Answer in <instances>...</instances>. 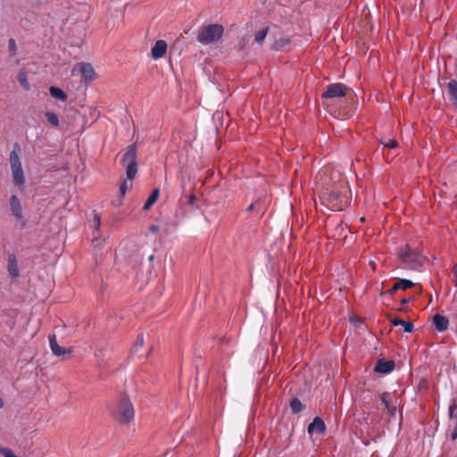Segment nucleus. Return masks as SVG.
<instances>
[{"label":"nucleus","instance_id":"obj_1","mask_svg":"<svg viewBox=\"0 0 457 457\" xmlns=\"http://www.w3.org/2000/svg\"><path fill=\"white\" fill-rule=\"evenodd\" d=\"M350 189L345 179H340L331 187H327L320 196L322 203L332 211L345 209L349 202Z\"/></svg>","mask_w":457,"mask_h":457},{"label":"nucleus","instance_id":"obj_2","mask_svg":"<svg viewBox=\"0 0 457 457\" xmlns=\"http://www.w3.org/2000/svg\"><path fill=\"white\" fill-rule=\"evenodd\" d=\"M21 151V150L20 145L15 143L12 146V150L10 153L9 157L12 180L16 187L23 186L26 181L20 158Z\"/></svg>","mask_w":457,"mask_h":457},{"label":"nucleus","instance_id":"obj_3","mask_svg":"<svg viewBox=\"0 0 457 457\" xmlns=\"http://www.w3.org/2000/svg\"><path fill=\"white\" fill-rule=\"evenodd\" d=\"M224 33V28L220 24L204 25L199 29L197 40L203 45H210L218 42Z\"/></svg>","mask_w":457,"mask_h":457},{"label":"nucleus","instance_id":"obj_4","mask_svg":"<svg viewBox=\"0 0 457 457\" xmlns=\"http://www.w3.org/2000/svg\"><path fill=\"white\" fill-rule=\"evenodd\" d=\"M398 256L405 268L410 270H418L424 262L423 256L408 245L399 250Z\"/></svg>","mask_w":457,"mask_h":457},{"label":"nucleus","instance_id":"obj_5","mask_svg":"<svg viewBox=\"0 0 457 457\" xmlns=\"http://www.w3.org/2000/svg\"><path fill=\"white\" fill-rule=\"evenodd\" d=\"M137 143L129 145L120 161L121 164L126 169L127 179L129 180L134 179L137 173Z\"/></svg>","mask_w":457,"mask_h":457},{"label":"nucleus","instance_id":"obj_6","mask_svg":"<svg viewBox=\"0 0 457 457\" xmlns=\"http://www.w3.org/2000/svg\"><path fill=\"white\" fill-rule=\"evenodd\" d=\"M134 408L129 398L123 397L116 411L113 412L114 418L122 424H127L134 419Z\"/></svg>","mask_w":457,"mask_h":457},{"label":"nucleus","instance_id":"obj_7","mask_svg":"<svg viewBox=\"0 0 457 457\" xmlns=\"http://www.w3.org/2000/svg\"><path fill=\"white\" fill-rule=\"evenodd\" d=\"M348 87L342 83H332L327 87V89L322 93L323 99H333L337 97H343L346 95Z\"/></svg>","mask_w":457,"mask_h":457},{"label":"nucleus","instance_id":"obj_8","mask_svg":"<svg viewBox=\"0 0 457 457\" xmlns=\"http://www.w3.org/2000/svg\"><path fill=\"white\" fill-rule=\"evenodd\" d=\"M79 69V72L81 73L84 80L88 83L93 81L96 79V72L93 66L87 62L79 63L72 71V73L75 72L76 69Z\"/></svg>","mask_w":457,"mask_h":457},{"label":"nucleus","instance_id":"obj_9","mask_svg":"<svg viewBox=\"0 0 457 457\" xmlns=\"http://www.w3.org/2000/svg\"><path fill=\"white\" fill-rule=\"evenodd\" d=\"M10 210L12 214L15 217L17 220H23V211L21 207V204L17 195H12L9 200Z\"/></svg>","mask_w":457,"mask_h":457},{"label":"nucleus","instance_id":"obj_10","mask_svg":"<svg viewBox=\"0 0 457 457\" xmlns=\"http://www.w3.org/2000/svg\"><path fill=\"white\" fill-rule=\"evenodd\" d=\"M168 45L166 41L159 39L151 49V57L154 60H159L164 56L167 52Z\"/></svg>","mask_w":457,"mask_h":457},{"label":"nucleus","instance_id":"obj_11","mask_svg":"<svg viewBox=\"0 0 457 457\" xmlns=\"http://www.w3.org/2000/svg\"><path fill=\"white\" fill-rule=\"evenodd\" d=\"M413 286H414V284L411 280L402 278L398 282L395 283L393 285V287L390 289H388L387 291H382L380 293V295L381 296H385L387 295H394L399 289L406 290L408 288H411Z\"/></svg>","mask_w":457,"mask_h":457},{"label":"nucleus","instance_id":"obj_12","mask_svg":"<svg viewBox=\"0 0 457 457\" xmlns=\"http://www.w3.org/2000/svg\"><path fill=\"white\" fill-rule=\"evenodd\" d=\"M395 361L392 360L378 359L374 367V371L378 373L387 374L395 369Z\"/></svg>","mask_w":457,"mask_h":457},{"label":"nucleus","instance_id":"obj_13","mask_svg":"<svg viewBox=\"0 0 457 457\" xmlns=\"http://www.w3.org/2000/svg\"><path fill=\"white\" fill-rule=\"evenodd\" d=\"M7 271L11 278H17L20 277L18 261L14 253H9L7 259Z\"/></svg>","mask_w":457,"mask_h":457},{"label":"nucleus","instance_id":"obj_14","mask_svg":"<svg viewBox=\"0 0 457 457\" xmlns=\"http://www.w3.org/2000/svg\"><path fill=\"white\" fill-rule=\"evenodd\" d=\"M325 429H326V425H325V422L324 420L320 418V417H316L314 418V420H312V423H310L308 425V428H307V431L310 435L313 434V433H316V434H319V435H321L325 432Z\"/></svg>","mask_w":457,"mask_h":457},{"label":"nucleus","instance_id":"obj_15","mask_svg":"<svg viewBox=\"0 0 457 457\" xmlns=\"http://www.w3.org/2000/svg\"><path fill=\"white\" fill-rule=\"evenodd\" d=\"M49 345L53 353L56 356H61L66 353L69 354L71 353L70 349L63 348L58 345L56 337L54 334L49 336Z\"/></svg>","mask_w":457,"mask_h":457},{"label":"nucleus","instance_id":"obj_16","mask_svg":"<svg viewBox=\"0 0 457 457\" xmlns=\"http://www.w3.org/2000/svg\"><path fill=\"white\" fill-rule=\"evenodd\" d=\"M433 324L439 332H444L448 328L449 321L444 315L436 313L433 317Z\"/></svg>","mask_w":457,"mask_h":457},{"label":"nucleus","instance_id":"obj_17","mask_svg":"<svg viewBox=\"0 0 457 457\" xmlns=\"http://www.w3.org/2000/svg\"><path fill=\"white\" fill-rule=\"evenodd\" d=\"M448 96L452 104L457 108V80L450 79L447 84Z\"/></svg>","mask_w":457,"mask_h":457},{"label":"nucleus","instance_id":"obj_18","mask_svg":"<svg viewBox=\"0 0 457 457\" xmlns=\"http://www.w3.org/2000/svg\"><path fill=\"white\" fill-rule=\"evenodd\" d=\"M391 324L395 327L403 326V331L406 333H411L414 330V326H413L412 322L404 321V320H401L400 318H395V319L391 320Z\"/></svg>","mask_w":457,"mask_h":457},{"label":"nucleus","instance_id":"obj_19","mask_svg":"<svg viewBox=\"0 0 457 457\" xmlns=\"http://www.w3.org/2000/svg\"><path fill=\"white\" fill-rule=\"evenodd\" d=\"M159 195H160V191L158 188H154L152 193L150 194V195L148 196L147 200L145 201L144 206H143V210L144 211H148L151 209V207L153 206V204L157 201L158 197H159Z\"/></svg>","mask_w":457,"mask_h":457},{"label":"nucleus","instance_id":"obj_20","mask_svg":"<svg viewBox=\"0 0 457 457\" xmlns=\"http://www.w3.org/2000/svg\"><path fill=\"white\" fill-rule=\"evenodd\" d=\"M389 397H390V394L388 392H385L381 395L380 396V399L382 401V403L385 404L387 411L391 414V415H395V412H396V406L395 405H393L390 401H389Z\"/></svg>","mask_w":457,"mask_h":457},{"label":"nucleus","instance_id":"obj_21","mask_svg":"<svg viewBox=\"0 0 457 457\" xmlns=\"http://www.w3.org/2000/svg\"><path fill=\"white\" fill-rule=\"evenodd\" d=\"M49 91H50V95L52 96V97L61 100V101H66L67 95L61 88L52 86V87H50Z\"/></svg>","mask_w":457,"mask_h":457},{"label":"nucleus","instance_id":"obj_22","mask_svg":"<svg viewBox=\"0 0 457 457\" xmlns=\"http://www.w3.org/2000/svg\"><path fill=\"white\" fill-rule=\"evenodd\" d=\"M17 79L24 90H29L30 85L28 81V76H27V72L25 71L21 70L18 72Z\"/></svg>","mask_w":457,"mask_h":457},{"label":"nucleus","instance_id":"obj_23","mask_svg":"<svg viewBox=\"0 0 457 457\" xmlns=\"http://www.w3.org/2000/svg\"><path fill=\"white\" fill-rule=\"evenodd\" d=\"M289 406L293 414H297L305 408L304 404L298 398H293L290 401Z\"/></svg>","mask_w":457,"mask_h":457},{"label":"nucleus","instance_id":"obj_24","mask_svg":"<svg viewBox=\"0 0 457 457\" xmlns=\"http://www.w3.org/2000/svg\"><path fill=\"white\" fill-rule=\"evenodd\" d=\"M268 31H269V28L268 27L258 30L254 34V41L257 44L262 45L263 43L265 37H267Z\"/></svg>","mask_w":457,"mask_h":457},{"label":"nucleus","instance_id":"obj_25","mask_svg":"<svg viewBox=\"0 0 457 457\" xmlns=\"http://www.w3.org/2000/svg\"><path fill=\"white\" fill-rule=\"evenodd\" d=\"M379 142L385 148L388 149H394L398 146V143L395 138H381Z\"/></svg>","mask_w":457,"mask_h":457},{"label":"nucleus","instance_id":"obj_26","mask_svg":"<svg viewBox=\"0 0 457 457\" xmlns=\"http://www.w3.org/2000/svg\"><path fill=\"white\" fill-rule=\"evenodd\" d=\"M254 203H258L259 204L255 208V212L257 214L262 216L267 210V204L262 199H258Z\"/></svg>","mask_w":457,"mask_h":457},{"label":"nucleus","instance_id":"obj_27","mask_svg":"<svg viewBox=\"0 0 457 457\" xmlns=\"http://www.w3.org/2000/svg\"><path fill=\"white\" fill-rule=\"evenodd\" d=\"M289 44H290V40L288 38H280V39L275 41L272 48L275 50H280V49L286 47L287 46H288Z\"/></svg>","mask_w":457,"mask_h":457},{"label":"nucleus","instance_id":"obj_28","mask_svg":"<svg viewBox=\"0 0 457 457\" xmlns=\"http://www.w3.org/2000/svg\"><path fill=\"white\" fill-rule=\"evenodd\" d=\"M46 117L47 121L54 127L59 126V119L58 116L53 112H47L46 113Z\"/></svg>","mask_w":457,"mask_h":457},{"label":"nucleus","instance_id":"obj_29","mask_svg":"<svg viewBox=\"0 0 457 457\" xmlns=\"http://www.w3.org/2000/svg\"><path fill=\"white\" fill-rule=\"evenodd\" d=\"M8 50H9V53H10V54L12 56L16 55L17 50H18V46H17L15 39H13V38H10L9 39V41H8Z\"/></svg>","mask_w":457,"mask_h":457},{"label":"nucleus","instance_id":"obj_30","mask_svg":"<svg viewBox=\"0 0 457 457\" xmlns=\"http://www.w3.org/2000/svg\"><path fill=\"white\" fill-rule=\"evenodd\" d=\"M132 184H128L127 181H123L120 187V193L123 196L125 195L126 192L131 187Z\"/></svg>","mask_w":457,"mask_h":457},{"label":"nucleus","instance_id":"obj_31","mask_svg":"<svg viewBox=\"0 0 457 457\" xmlns=\"http://www.w3.org/2000/svg\"><path fill=\"white\" fill-rule=\"evenodd\" d=\"M0 453L4 455V457H17L12 450L4 447H0Z\"/></svg>","mask_w":457,"mask_h":457},{"label":"nucleus","instance_id":"obj_32","mask_svg":"<svg viewBox=\"0 0 457 457\" xmlns=\"http://www.w3.org/2000/svg\"><path fill=\"white\" fill-rule=\"evenodd\" d=\"M453 283L455 285V287H457V264L453 267Z\"/></svg>","mask_w":457,"mask_h":457},{"label":"nucleus","instance_id":"obj_33","mask_svg":"<svg viewBox=\"0 0 457 457\" xmlns=\"http://www.w3.org/2000/svg\"><path fill=\"white\" fill-rule=\"evenodd\" d=\"M143 344H144L143 337H142V336H139V337H137V344H136V345H135L136 349H137L138 347H142Z\"/></svg>","mask_w":457,"mask_h":457},{"label":"nucleus","instance_id":"obj_34","mask_svg":"<svg viewBox=\"0 0 457 457\" xmlns=\"http://www.w3.org/2000/svg\"><path fill=\"white\" fill-rule=\"evenodd\" d=\"M259 204L258 203H252L247 208H246V211L247 212H252V211H255V208L256 206L258 205Z\"/></svg>","mask_w":457,"mask_h":457},{"label":"nucleus","instance_id":"obj_35","mask_svg":"<svg viewBox=\"0 0 457 457\" xmlns=\"http://www.w3.org/2000/svg\"><path fill=\"white\" fill-rule=\"evenodd\" d=\"M94 223L96 228L100 227V217L97 214L95 215Z\"/></svg>","mask_w":457,"mask_h":457},{"label":"nucleus","instance_id":"obj_36","mask_svg":"<svg viewBox=\"0 0 457 457\" xmlns=\"http://www.w3.org/2000/svg\"><path fill=\"white\" fill-rule=\"evenodd\" d=\"M159 230V227L157 225H151L149 228V231L151 233H156Z\"/></svg>","mask_w":457,"mask_h":457},{"label":"nucleus","instance_id":"obj_37","mask_svg":"<svg viewBox=\"0 0 457 457\" xmlns=\"http://www.w3.org/2000/svg\"><path fill=\"white\" fill-rule=\"evenodd\" d=\"M409 302H410V299H408V298H403V299L401 300V303H402V304H405V303H409Z\"/></svg>","mask_w":457,"mask_h":457},{"label":"nucleus","instance_id":"obj_38","mask_svg":"<svg viewBox=\"0 0 457 457\" xmlns=\"http://www.w3.org/2000/svg\"><path fill=\"white\" fill-rule=\"evenodd\" d=\"M4 407V402L2 400V398L0 397V409H2Z\"/></svg>","mask_w":457,"mask_h":457}]
</instances>
